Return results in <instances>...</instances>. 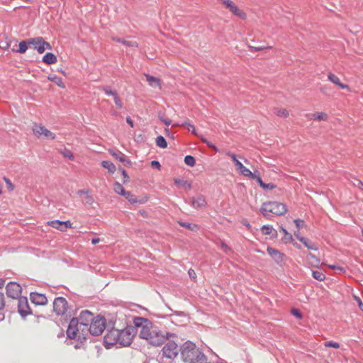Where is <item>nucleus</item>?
<instances>
[{
	"mask_svg": "<svg viewBox=\"0 0 363 363\" xmlns=\"http://www.w3.org/2000/svg\"><path fill=\"white\" fill-rule=\"evenodd\" d=\"M139 337L145 340L147 342L155 347L162 345L167 340L172 337H176L177 335L173 333L162 331L152 323L147 328V327L143 330H140Z\"/></svg>",
	"mask_w": 363,
	"mask_h": 363,
	"instance_id": "f257e3e1",
	"label": "nucleus"
},
{
	"mask_svg": "<svg viewBox=\"0 0 363 363\" xmlns=\"http://www.w3.org/2000/svg\"><path fill=\"white\" fill-rule=\"evenodd\" d=\"M180 354L185 363H204L207 361L204 354L191 341H186L180 347Z\"/></svg>",
	"mask_w": 363,
	"mask_h": 363,
	"instance_id": "f03ea898",
	"label": "nucleus"
},
{
	"mask_svg": "<svg viewBox=\"0 0 363 363\" xmlns=\"http://www.w3.org/2000/svg\"><path fill=\"white\" fill-rule=\"evenodd\" d=\"M262 216L270 219L273 215L282 216L287 211L285 204L277 201H267L262 203L260 209Z\"/></svg>",
	"mask_w": 363,
	"mask_h": 363,
	"instance_id": "7ed1b4c3",
	"label": "nucleus"
},
{
	"mask_svg": "<svg viewBox=\"0 0 363 363\" xmlns=\"http://www.w3.org/2000/svg\"><path fill=\"white\" fill-rule=\"evenodd\" d=\"M66 333L67 337L77 340L80 343H82L86 339L88 335V332L82 327L79 320L76 318L71 319Z\"/></svg>",
	"mask_w": 363,
	"mask_h": 363,
	"instance_id": "20e7f679",
	"label": "nucleus"
},
{
	"mask_svg": "<svg viewBox=\"0 0 363 363\" xmlns=\"http://www.w3.org/2000/svg\"><path fill=\"white\" fill-rule=\"evenodd\" d=\"M170 339L167 340L168 342L163 347L162 352L163 357L168 359L169 362H172L178 356L180 348H178L175 341Z\"/></svg>",
	"mask_w": 363,
	"mask_h": 363,
	"instance_id": "39448f33",
	"label": "nucleus"
},
{
	"mask_svg": "<svg viewBox=\"0 0 363 363\" xmlns=\"http://www.w3.org/2000/svg\"><path fill=\"white\" fill-rule=\"evenodd\" d=\"M105 325L106 319L103 317L97 316L93 319L88 326V333L94 336L99 335L105 330Z\"/></svg>",
	"mask_w": 363,
	"mask_h": 363,
	"instance_id": "423d86ee",
	"label": "nucleus"
},
{
	"mask_svg": "<svg viewBox=\"0 0 363 363\" xmlns=\"http://www.w3.org/2000/svg\"><path fill=\"white\" fill-rule=\"evenodd\" d=\"M119 330L114 328L108 330L104 336V342L106 348H110L111 346L118 344Z\"/></svg>",
	"mask_w": 363,
	"mask_h": 363,
	"instance_id": "0eeeda50",
	"label": "nucleus"
},
{
	"mask_svg": "<svg viewBox=\"0 0 363 363\" xmlns=\"http://www.w3.org/2000/svg\"><path fill=\"white\" fill-rule=\"evenodd\" d=\"M21 286L17 282L10 281L6 285V295L13 299V302L21 296Z\"/></svg>",
	"mask_w": 363,
	"mask_h": 363,
	"instance_id": "6e6552de",
	"label": "nucleus"
},
{
	"mask_svg": "<svg viewBox=\"0 0 363 363\" xmlns=\"http://www.w3.org/2000/svg\"><path fill=\"white\" fill-rule=\"evenodd\" d=\"M68 309V303L64 297L55 298L53 301V311L57 315H64Z\"/></svg>",
	"mask_w": 363,
	"mask_h": 363,
	"instance_id": "1a4fd4ad",
	"label": "nucleus"
},
{
	"mask_svg": "<svg viewBox=\"0 0 363 363\" xmlns=\"http://www.w3.org/2000/svg\"><path fill=\"white\" fill-rule=\"evenodd\" d=\"M133 329L131 327L119 330L118 336H120V337L118 338V344L124 347L130 345L133 340Z\"/></svg>",
	"mask_w": 363,
	"mask_h": 363,
	"instance_id": "9d476101",
	"label": "nucleus"
},
{
	"mask_svg": "<svg viewBox=\"0 0 363 363\" xmlns=\"http://www.w3.org/2000/svg\"><path fill=\"white\" fill-rule=\"evenodd\" d=\"M33 132L37 138L44 136L45 138L54 140L56 137L54 133L50 131L42 124H35L33 127Z\"/></svg>",
	"mask_w": 363,
	"mask_h": 363,
	"instance_id": "9b49d317",
	"label": "nucleus"
},
{
	"mask_svg": "<svg viewBox=\"0 0 363 363\" xmlns=\"http://www.w3.org/2000/svg\"><path fill=\"white\" fill-rule=\"evenodd\" d=\"M13 302H16L18 312L22 318H25L26 315L31 313V310L29 307L28 298L26 297L21 296Z\"/></svg>",
	"mask_w": 363,
	"mask_h": 363,
	"instance_id": "f8f14e48",
	"label": "nucleus"
},
{
	"mask_svg": "<svg viewBox=\"0 0 363 363\" xmlns=\"http://www.w3.org/2000/svg\"><path fill=\"white\" fill-rule=\"evenodd\" d=\"M94 318H93V314L87 310L82 311L80 313L79 318H77L79 321V324L82 325L83 328L85 329L86 332H88V326L93 320Z\"/></svg>",
	"mask_w": 363,
	"mask_h": 363,
	"instance_id": "ddd939ff",
	"label": "nucleus"
},
{
	"mask_svg": "<svg viewBox=\"0 0 363 363\" xmlns=\"http://www.w3.org/2000/svg\"><path fill=\"white\" fill-rule=\"evenodd\" d=\"M30 298L33 303L35 305H45L48 302L47 297L43 294L31 292L30 294Z\"/></svg>",
	"mask_w": 363,
	"mask_h": 363,
	"instance_id": "4468645a",
	"label": "nucleus"
},
{
	"mask_svg": "<svg viewBox=\"0 0 363 363\" xmlns=\"http://www.w3.org/2000/svg\"><path fill=\"white\" fill-rule=\"evenodd\" d=\"M268 254L274 259V261L279 264H281L284 263V255L280 252L279 250L272 248L271 247H268L267 249Z\"/></svg>",
	"mask_w": 363,
	"mask_h": 363,
	"instance_id": "2eb2a0df",
	"label": "nucleus"
},
{
	"mask_svg": "<svg viewBox=\"0 0 363 363\" xmlns=\"http://www.w3.org/2000/svg\"><path fill=\"white\" fill-rule=\"evenodd\" d=\"M133 323L135 328H140V330H143L146 327L148 328L152 324V322L145 318L135 317L133 319Z\"/></svg>",
	"mask_w": 363,
	"mask_h": 363,
	"instance_id": "dca6fc26",
	"label": "nucleus"
},
{
	"mask_svg": "<svg viewBox=\"0 0 363 363\" xmlns=\"http://www.w3.org/2000/svg\"><path fill=\"white\" fill-rule=\"evenodd\" d=\"M226 155H228V157H230L233 160V162H235V164L237 167V169L240 172V173L242 174V175H244L245 172H247V170L248 169L247 167H245L238 159H237V156L230 152H228L226 153Z\"/></svg>",
	"mask_w": 363,
	"mask_h": 363,
	"instance_id": "f3484780",
	"label": "nucleus"
},
{
	"mask_svg": "<svg viewBox=\"0 0 363 363\" xmlns=\"http://www.w3.org/2000/svg\"><path fill=\"white\" fill-rule=\"evenodd\" d=\"M191 206L195 208H204L206 206V201L203 195H200L196 198L191 199Z\"/></svg>",
	"mask_w": 363,
	"mask_h": 363,
	"instance_id": "a211bd4d",
	"label": "nucleus"
},
{
	"mask_svg": "<svg viewBox=\"0 0 363 363\" xmlns=\"http://www.w3.org/2000/svg\"><path fill=\"white\" fill-rule=\"evenodd\" d=\"M328 80L335 84V85L338 86L340 88L342 89H347L348 91H350V88L348 85L344 84L341 83L340 79L335 74L332 73H329L328 75Z\"/></svg>",
	"mask_w": 363,
	"mask_h": 363,
	"instance_id": "6ab92c4d",
	"label": "nucleus"
},
{
	"mask_svg": "<svg viewBox=\"0 0 363 363\" xmlns=\"http://www.w3.org/2000/svg\"><path fill=\"white\" fill-rule=\"evenodd\" d=\"M228 9H229L232 13L242 19H245L247 17L246 13L240 10L233 2L230 5Z\"/></svg>",
	"mask_w": 363,
	"mask_h": 363,
	"instance_id": "aec40b11",
	"label": "nucleus"
},
{
	"mask_svg": "<svg viewBox=\"0 0 363 363\" xmlns=\"http://www.w3.org/2000/svg\"><path fill=\"white\" fill-rule=\"evenodd\" d=\"M261 231L263 235H270L272 238H277V230L269 225H264L261 228Z\"/></svg>",
	"mask_w": 363,
	"mask_h": 363,
	"instance_id": "412c9836",
	"label": "nucleus"
},
{
	"mask_svg": "<svg viewBox=\"0 0 363 363\" xmlns=\"http://www.w3.org/2000/svg\"><path fill=\"white\" fill-rule=\"evenodd\" d=\"M145 76L150 86L161 89V81L159 78L151 76L149 74H145Z\"/></svg>",
	"mask_w": 363,
	"mask_h": 363,
	"instance_id": "4be33fe9",
	"label": "nucleus"
},
{
	"mask_svg": "<svg viewBox=\"0 0 363 363\" xmlns=\"http://www.w3.org/2000/svg\"><path fill=\"white\" fill-rule=\"evenodd\" d=\"M299 241L301 242L305 245V247L309 250L315 251L318 250L317 245L306 238H299Z\"/></svg>",
	"mask_w": 363,
	"mask_h": 363,
	"instance_id": "5701e85b",
	"label": "nucleus"
},
{
	"mask_svg": "<svg viewBox=\"0 0 363 363\" xmlns=\"http://www.w3.org/2000/svg\"><path fill=\"white\" fill-rule=\"evenodd\" d=\"M308 118L311 120L326 121L328 119V115L323 112H318L308 114Z\"/></svg>",
	"mask_w": 363,
	"mask_h": 363,
	"instance_id": "b1692460",
	"label": "nucleus"
},
{
	"mask_svg": "<svg viewBox=\"0 0 363 363\" xmlns=\"http://www.w3.org/2000/svg\"><path fill=\"white\" fill-rule=\"evenodd\" d=\"M112 40L113 41H116V42H118V43H121L123 44L125 46H128V47H138V43L135 40H126L125 39H122V38H120L118 37H113Z\"/></svg>",
	"mask_w": 363,
	"mask_h": 363,
	"instance_id": "393cba45",
	"label": "nucleus"
},
{
	"mask_svg": "<svg viewBox=\"0 0 363 363\" xmlns=\"http://www.w3.org/2000/svg\"><path fill=\"white\" fill-rule=\"evenodd\" d=\"M43 62L48 65L54 64L57 62V57L52 52H47L43 57Z\"/></svg>",
	"mask_w": 363,
	"mask_h": 363,
	"instance_id": "a878e982",
	"label": "nucleus"
},
{
	"mask_svg": "<svg viewBox=\"0 0 363 363\" xmlns=\"http://www.w3.org/2000/svg\"><path fill=\"white\" fill-rule=\"evenodd\" d=\"M174 182L177 186H181L186 190L191 189V184L186 180H184L180 178H176L174 179Z\"/></svg>",
	"mask_w": 363,
	"mask_h": 363,
	"instance_id": "bb28decb",
	"label": "nucleus"
},
{
	"mask_svg": "<svg viewBox=\"0 0 363 363\" xmlns=\"http://www.w3.org/2000/svg\"><path fill=\"white\" fill-rule=\"evenodd\" d=\"M52 48L50 44L43 39L40 44L38 47H35V50L38 51V53H43L45 50H50Z\"/></svg>",
	"mask_w": 363,
	"mask_h": 363,
	"instance_id": "cd10ccee",
	"label": "nucleus"
},
{
	"mask_svg": "<svg viewBox=\"0 0 363 363\" xmlns=\"http://www.w3.org/2000/svg\"><path fill=\"white\" fill-rule=\"evenodd\" d=\"M101 165L104 168L108 169V171L110 173H114L116 172V168L115 164L110 161H108V160L103 161L101 162Z\"/></svg>",
	"mask_w": 363,
	"mask_h": 363,
	"instance_id": "c85d7f7f",
	"label": "nucleus"
},
{
	"mask_svg": "<svg viewBox=\"0 0 363 363\" xmlns=\"http://www.w3.org/2000/svg\"><path fill=\"white\" fill-rule=\"evenodd\" d=\"M108 152L121 162H123L125 157V155L119 150H109Z\"/></svg>",
	"mask_w": 363,
	"mask_h": 363,
	"instance_id": "c756f323",
	"label": "nucleus"
},
{
	"mask_svg": "<svg viewBox=\"0 0 363 363\" xmlns=\"http://www.w3.org/2000/svg\"><path fill=\"white\" fill-rule=\"evenodd\" d=\"M123 196H124L131 204H135L138 203V201L135 195H133L130 191H127L123 194Z\"/></svg>",
	"mask_w": 363,
	"mask_h": 363,
	"instance_id": "7c9ffc66",
	"label": "nucleus"
},
{
	"mask_svg": "<svg viewBox=\"0 0 363 363\" xmlns=\"http://www.w3.org/2000/svg\"><path fill=\"white\" fill-rule=\"evenodd\" d=\"M312 277L313 279L320 281H324L325 279V274L319 270H313Z\"/></svg>",
	"mask_w": 363,
	"mask_h": 363,
	"instance_id": "2f4dec72",
	"label": "nucleus"
},
{
	"mask_svg": "<svg viewBox=\"0 0 363 363\" xmlns=\"http://www.w3.org/2000/svg\"><path fill=\"white\" fill-rule=\"evenodd\" d=\"M28 45H30L28 43V40L21 41L19 43L18 49L16 50V52L21 54L25 53L28 48Z\"/></svg>",
	"mask_w": 363,
	"mask_h": 363,
	"instance_id": "473e14b6",
	"label": "nucleus"
},
{
	"mask_svg": "<svg viewBox=\"0 0 363 363\" xmlns=\"http://www.w3.org/2000/svg\"><path fill=\"white\" fill-rule=\"evenodd\" d=\"M155 143L156 145L161 148H166L167 147V143L165 138L162 135H159L156 138Z\"/></svg>",
	"mask_w": 363,
	"mask_h": 363,
	"instance_id": "72a5a7b5",
	"label": "nucleus"
},
{
	"mask_svg": "<svg viewBox=\"0 0 363 363\" xmlns=\"http://www.w3.org/2000/svg\"><path fill=\"white\" fill-rule=\"evenodd\" d=\"M113 190L116 194L121 195V196H123V194L125 192V190L123 188V185L118 182H116L114 183Z\"/></svg>",
	"mask_w": 363,
	"mask_h": 363,
	"instance_id": "f704fd0d",
	"label": "nucleus"
},
{
	"mask_svg": "<svg viewBox=\"0 0 363 363\" xmlns=\"http://www.w3.org/2000/svg\"><path fill=\"white\" fill-rule=\"evenodd\" d=\"M48 225H50L54 228H56V229L60 230V231H62V221H61L60 220H54L48 221Z\"/></svg>",
	"mask_w": 363,
	"mask_h": 363,
	"instance_id": "c9c22d12",
	"label": "nucleus"
},
{
	"mask_svg": "<svg viewBox=\"0 0 363 363\" xmlns=\"http://www.w3.org/2000/svg\"><path fill=\"white\" fill-rule=\"evenodd\" d=\"M274 113L278 116L286 118L289 116V112L285 108H274Z\"/></svg>",
	"mask_w": 363,
	"mask_h": 363,
	"instance_id": "e433bc0d",
	"label": "nucleus"
},
{
	"mask_svg": "<svg viewBox=\"0 0 363 363\" xmlns=\"http://www.w3.org/2000/svg\"><path fill=\"white\" fill-rule=\"evenodd\" d=\"M179 225L184 227L190 230H196L198 229V225L194 223L179 221Z\"/></svg>",
	"mask_w": 363,
	"mask_h": 363,
	"instance_id": "4c0bfd02",
	"label": "nucleus"
},
{
	"mask_svg": "<svg viewBox=\"0 0 363 363\" xmlns=\"http://www.w3.org/2000/svg\"><path fill=\"white\" fill-rule=\"evenodd\" d=\"M48 79L51 82H55L60 87L65 88V84L62 82V79L60 77H58L57 76H50L48 77Z\"/></svg>",
	"mask_w": 363,
	"mask_h": 363,
	"instance_id": "58836bf2",
	"label": "nucleus"
},
{
	"mask_svg": "<svg viewBox=\"0 0 363 363\" xmlns=\"http://www.w3.org/2000/svg\"><path fill=\"white\" fill-rule=\"evenodd\" d=\"M280 229L284 234V237L283 238L284 242L286 243L290 242L293 240V237L291 233H289L284 228L280 227Z\"/></svg>",
	"mask_w": 363,
	"mask_h": 363,
	"instance_id": "ea45409f",
	"label": "nucleus"
},
{
	"mask_svg": "<svg viewBox=\"0 0 363 363\" xmlns=\"http://www.w3.org/2000/svg\"><path fill=\"white\" fill-rule=\"evenodd\" d=\"M245 177H249L252 179H255L257 178V177H260V174L259 171L255 170L253 172H252L249 169L247 170V172L245 173L243 175Z\"/></svg>",
	"mask_w": 363,
	"mask_h": 363,
	"instance_id": "a19ab883",
	"label": "nucleus"
},
{
	"mask_svg": "<svg viewBox=\"0 0 363 363\" xmlns=\"http://www.w3.org/2000/svg\"><path fill=\"white\" fill-rule=\"evenodd\" d=\"M42 37H37V38H33L28 39V43L31 45H33V47H38L40 45L41 41L43 40Z\"/></svg>",
	"mask_w": 363,
	"mask_h": 363,
	"instance_id": "79ce46f5",
	"label": "nucleus"
},
{
	"mask_svg": "<svg viewBox=\"0 0 363 363\" xmlns=\"http://www.w3.org/2000/svg\"><path fill=\"white\" fill-rule=\"evenodd\" d=\"M184 162L186 165L188 166H190V167H193L195 163H196V160H195V158L191 156V155H186L185 157H184Z\"/></svg>",
	"mask_w": 363,
	"mask_h": 363,
	"instance_id": "37998d69",
	"label": "nucleus"
},
{
	"mask_svg": "<svg viewBox=\"0 0 363 363\" xmlns=\"http://www.w3.org/2000/svg\"><path fill=\"white\" fill-rule=\"evenodd\" d=\"M61 153H62V155L65 157H67V158H69L71 160H74V157L73 155V153L70 150H69L65 149L62 151H61Z\"/></svg>",
	"mask_w": 363,
	"mask_h": 363,
	"instance_id": "c03bdc74",
	"label": "nucleus"
},
{
	"mask_svg": "<svg viewBox=\"0 0 363 363\" xmlns=\"http://www.w3.org/2000/svg\"><path fill=\"white\" fill-rule=\"evenodd\" d=\"M182 125L186 126V128L188 129V130L191 131L193 134H194V135L197 134L196 131V129H195V127H194V125L193 124L189 123L185 121V122H184L182 124Z\"/></svg>",
	"mask_w": 363,
	"mask_h": 363,
	"instance_id": "a18cd8bd",
	"label": "nucleus"
},
{
	"mask_svg": "<svg viewBox=\"0 0 363 363\" xmlns=\"http://www.w3.org/2000/svg\"><path fill=\"white\" fill-rule=\"evenodd\" d=\"M324 345L326 347H333L335 349L340 348V344L333 341H327L324 343Z\"/></svg>",
	"mask_w": 363,
	"mask_h": 363,
	"instance_id": "49530a36",
	"label": "nucleus"
},
{
	"mask_svg": "<svg viewBox=\"0 0 363 363\" xmlns=\"http://www.w3.org/2000/svg\"><path fill=\"white\" fill-rule=\"evenodd\" d=\"M102 90L105 92V94L108 96H114L117 92L115 91H112L111 89L108 86H103Z\"/></svg>",
	"mask_w": 363,
	"mask_h": 363,
	"instance_id": "de8ad7c7",
	"label": "nucleus"
},
{
	"mask_svg": "<svg viewBox=\"0 0 363 363\" xmlns=\"http://www.w3.org/2000/svg\"><path fill=\"white\" fill-rule=\"evenodd\" d=\"M352 184L353 186L357 187L362 191H363V182L361 180L358 179H354V181L352 182Z\"/></svg>",
	"mask_w": 363,
	"mask_h": 363,
	"instance_id": "09e8293b",
	"label": "nucleus"
},
{
	"mask_svg": "<svg viewBox=\"0 0 363 363\" xmlns=\"http://www.w3.org/2000/svg\"><path fill=\"white\" fill-rule=\"evenodd\" d=\"M291 313L293 315H294L295 317H296L298 319H301L303 318V315L302 313H301V311L297 309V308H292L291 311Z\"/></svg>",
	"mask_w": 363,
	"mask_h": 363,
	"instance_id": "8fccbe9b",
	"label": "nucleus"
},
{
	"mask_svg": "<svg viewBox=\"0 0 363 363\" xmlns=\"http://www.w3.org/2000/svg\"><path fill=\"white\" fill-rule=\"evenodd\" d=\"M85 201H86V203H87L89 205H92L94 202V199L92 195H91L89 193H88V194H86V195H85Z\"/></svg>",
	"mask_w": 363,
	"mask_h": 363,
	"instance_id": "3c124183",
	"label": "nucleus"
},
{
	"mask_svg": "<svg viewBox=\"0 0 363 363\" xmlns=\"http://www.w3.org/2000/svg\"><path fill=\"white\" fill-rule=\"evenodd\" d=\"M328 267L330 269L337 270V271H339L341 273H343V272H345V269L343 267H340V266H337V265H335V264H328Z\"/></svg>",
	"mask_w": 363,
	"mask_h": 363,
	"instance_id": "603ef678",
	"label": "nucleus"
},
{
	"mask_svg": "<svg viewBox=\"0 0 363 363\" xmlns=\"http://www.w3.org/2000/svg\"><path fill=\"white\" fill-rule=\"evenodd\" d=\"M72 228V223L69 220L62 221V232L66 231L68 228Z\"/></svg>",
	"mask_w": 363,
	"mask_h": 363,
	"instance_id": "864d4df0",
	"label": "nucleus"
},
{
	"mask_svg": "<svg viewBox=\"0 0 363 363\" xmlns=\"http://www.w3.org/2000/svg\"><path fill=\"white\" fill-rule=\"evenodd\" d=\"M5 306H6V304H5L4 294L3 292L0 291V311L4 309V308Z\"/></svg>",
	"mask_w": 363,
	"mask_h": 363,
	"instance_id": "5fc2aeb1",
	"label": "nucleus"
},
{
	"mask_svg": "<svg viewBox=\"0 0 363 363\" xmlns=\"http://www.w3.org/2000/svg\"><path fill=\"white\" fill-rule=\"evenodd\" d=\"M113 98H114V102H115V104L119 107V108H121L123 106V104H122V102L120 99V98L118 97V93H116L114 96H113Z\"/></svg>",
	"mask_w": 363,
	"mask_h": 363,
	"instance_id": "6e6d98bb",
	"label": "nucleus"
},
{
	"mask_svg": "<svg viewBox=\"0 0 363 363\" xmlns=\"http://www.w3.org/2000/svg\"><path fill=\"white\" fill-rule=\"evenodd\" d=\"M261 187L264 189H274L276 188V185L272 183L265 184L264 182V184H261Z\"/></svg>",
	"mask_w": 363,
	"mask_h": 363,
	"instance_id": "4d7b16f0",
	"label": "nucleus"
},
{
	"mask_svg": "<svg viewBox=\"0 0 363 363\" xmlns=\"http://www.w3.org/2000/svg\"><path fill=\"white\" fill-rule=\"evenodd\" d=\"M4 180L7 185V188L9 190H13L14 189L13 184L11 183V180L7 177H4Z\"/></svg>",
	"mask_w": 363,
	"mask_h": 363,
	"instance_id": "13d9d810",
	"label": "nucleus"
},
{
	"mask_svg": "<svg viewBox=\"0 0 363 363\" xmlns=\"http://www.w3.org/2000/svg\"><path fill=\"white\" fill-rule=\"evenodd\" d=\"M201 140H202V141H203V143H206V144L209 147H211V148H212V149L215 150L216 151H217V150H218L217 147H216L213 143H211V142H209L208 140H207L206 138H201Z\"/></svg>",
	"mask_w": 363,
	"mask_h": 363,
	"instance_id": "bf43d9fd",
	"label": "nucleus"
},
{
	"mask_svg": "<svg viewBox=\"0 0 363 363\" xmlns=\"http://www.w3.org/2000/svg\"><path fill=\"white\" fill-rule=\"evenodd\" d=\"M120 171L121 172L122 175L123 176L125 180L123 181V183L125 184L128 182L129 177L126 172V171L124 169L120 168Z\"/></svg>",
	"mask_w": 363,
	"mask_h": 363,
	"instance_id": "052dcab7",
	"label": "nucleus"
},
{
	"mask_svg": "<svg viewBox=\"0 0 363 363\" xmlns=\"http://www.w3.org/2000/svg\"><path fill=\"white\" fill-rule=\"evenodd\" d=\"M220 3L225 6V8H228L230 5L233 3L231 0H219Z\"/></svg>",
	"mask_w": 363,
	"mask_h": 363,
	"instance_id": "680f3d73",
	"label": "nucleus"
},
{
	"mask_svg": "<svg viewBox=\"0 0 363 363\" xmlns=\"http://www.w3.org/2000/svg\"><path fill=\"white\" fill-rule=\"evenodd\" d=\"M188 274L191 279H195L196 278V272L192 269H190L188 271Z\"/></svg>",
	"mask_w": 363,
	"mask_h": 363,
	"instance_id": "e2e57ef3",
	"label": "nucleus"
},
{
	"mask_svg": "<svg viewBox=\"0 0 363 363\" xmlns=\"http://www.w3.org/2000/svg\"><path fill=\"white\" fill-rule=\"evenodd\" d=\"M121 162L123 163L124 165H125L127 167H130L132 165L131 161L127 157L126 155H125L124 160H123V162Z\"/></svg>",
	"mask_w": 363,
	"mask_h": 363,
	"instance_id": "0e129e2a",
	"label": "nucleus"
},
{
	"mask_svg": "<svg viewBox=\"0 0 363 363\" xmlns=\"http://www.w3.org/2000/svg\"><path fill=\"white\" fill-rule=\"evenodd\" d=\"M151 166L152 167H155V168H157L158 169H160V167H161L160 163L158 161H157V160L152 161L151 162Z\"/></svg>",
	"mask_w": 363,
	"mask_h": 363,
	"instance_id": "69168bd1",
	"label": "nucleus"
},
{
	"mask_svg": "<svg viewBox=\"0 0 363 363\" xmlns=\"http://www.w3.org/2000/svg\"><path fill=\"white\" fill-rule=\"evenodd\" d=\"M294 223L298 228H300L304 224V220L301 219H295Z\"/></svg>",
	"mask_w": 363,
	"mask_h": 363,
	"instance_id": "338daca9",
	"label": "nucleus"
},
{
	"mask_svg": "<svg viewBox=\"0 0 363 363\" xmlns=\"http://www.w3.org/2000/svg\"><path fill=\"white\" fill-rule=\"evenodd\" d=\"M355 300L357 301L359 308L362 311H363V303H362V300L357 296H355Z\"/></svg>",
	"mask_w": 363,
	"mask_h": 363,
	"instance_id": "774afa93",
	"label": "nucleus"
}]
</instances>
